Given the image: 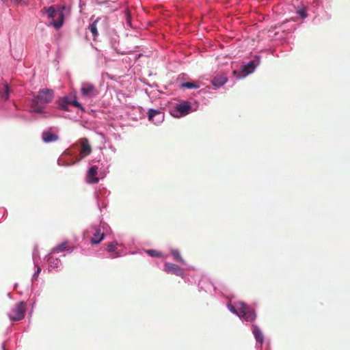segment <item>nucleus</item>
I'll return each instance as SVG.
<instances>
[{"label":"nucleus","mask_w":350,"mask_h":350,"mask_svg":"<svg viewBox=\"0 0 350 350\" xmlns=\"http://www.w3.org/2000/svg\"><path fill=\"white\" fill-rule=\"evenodd\" d=\"M172 254L176 260L179 261L183 264L185 263L184 260L182 258L178 250H173L172 252Z\"/></svg>","instance_id":"22"},{"label":"nucleus","mask_w":350,"mask_h":350,"mask_svg":"<svg viewBox=\"0 0 350 350\" xmlns=\"http://www.w3.org/2000/svg\"><path fill=\"white\" fill-rule=\"evenodd\" d=\"M42 13L47 14L49 18H53L56 14V10L53 6L44 7L41 10Z\"/></svg>","instance_id":"18"},{"label":"nucleus","mask_w":350,"mask_h":350,"mask_svg":"<svg viewBox=\"0 0 350 350\" xmlns=\"http://www.w3.org/2000/svg\"><path fill=\"white\" fill-rule=\"evenodd\" d=\"M98 167L97 166L91 167L87 174V181L91 184H95L98 182V178L96 176L98 174Z\"/></svg>","instance_id":"7"},{"label":"nucleus","mask_w":350,"mask_h":350,"mask_svg":"<svg viewBox=\"0 0 350 350\" xmlns=\"http://www.w3.org/2000/svg\"><path fill=\"white\" fill-rule=\"evenodd\" d=\"M181 87L187 89H197L200 88L198 82H185L181 84Z\"/></svg>","instance_id":"19"},{"label":"nucleus","mask_w":350,"mask_h":350,"mask_svg":"<svg viewBox=\"0 0 350 350\" xmlns=\"http://www.w3.org/2000/svg\"><path fill=\"white\" fill-rule=\"evenodd\" d=\"M148 120L152 122H154V118L157 116H159L161 120L163 119V116L161 111L159 109H150L148 110Z\"/></svg>","instance_id":"14"},{"label":"nucleus","mask_w":350,"mask_h":350,"mask_svg":"<svg viewBox=\"0 0 350 350\" xmlns=\"http://www.w3.org/2000/svg\"><path fill=\"white\" fill-rule=\"evenodd\" d=\"M81 95L83 97L94 98L98 95L99 91L95 85L90 82H83L81 88Z\"/></svg>","instance_id":"5"},{"label":"nucleus","mask_w":350,"mask_h":350,"mask_svg":"<svg viewBox=\"0 0 350 350\" xmlns=\"http://www.w3.org/2000/svg\"><path fill=\"white\" fill-rule=\"evenodd\" d=\"M297 14L303 18L307 16L306 12L304 9H300L297 11Z\"/></svg>","instance_id":"26"},{"label":"nucleus","mask_w":350,"mask_h":350,"mask_svg":"<svg viewBox=\"0 0 350 350\" xmlns=\"http://www.w3.org/2000/svg\"><path fill=\"white\" fill-rule=\"evenodd\" d=\"M99 21L100 20L98 18L93 23H90L88 27V29H90V31H91L94 36V40H95L96 37H97L98 35L97 25Z\"/></svg>","instance_id":"15"},{"label":"nucleus","mask_w":350,"mask_h":350,"mask_svg":"<svg viewBox=\"0 0 350 350\" xmlns=\"http://www.w3.org/2000/svg\"><path fill=\"white\" fill-rule=\"evenodd\" d=\"M53 98V91L50 89L44 88L39 91L36 100H33L31 108L34 112L42 113L43 108L38 105V103L46 104Z\"/></svg>","instance_id":"1"},{"label":"nucleus","mask_w":350,"mask_h":350,"mask_svg":"<svg viewBox=\"0 0 350 350\" xmlns=\"http://www.w3.org/2000/svg\"><path fill=\"white\" fill-rule=\"evenodd\" d=\"M103 232H101L100 226H91L87 232L92 235L90 239V243L92 245H96L100 243L105 238V224L102 226Z\"/></svg>","instance_id":"3"},{"label":"nucleus","mask_w":350,"mask_h":350,"mask_svg":"<svg viewBox=\"0 0 350 350\" xmlns=\"http://www.w3.org/2000/svg\"><path fill=\"white\" fill-rule=\"evenodd\" d=\"M227 77L224 75H219L215 77L212 80V84L215 87H221L227 82Z\"/></svg>","instance_id":"12"},{"label":"nucleus","mask_w":350,"mask_h":350,"mask_svg":"<svg viewBox=\"0 0 350 350\" xmlns=\"http://www.w3.org/2000/svg\"><path fill=\"white\" fill-rule=\"evenodd\" d=\"M70 105L75 106V107H77L78 108H80V109H83L82 107H81V105L76 100H72V102H70Z\"/></svg>","instance_id":"27"},{"label":"nucleus","mask_w":350,"mask_h":350,"mask_svg":"<svg viewBox=\"0 0 350 350\" xmlns=\"http://www.w3.org/2000/svg\"><path fill=\"white\" fill-rule=\"evenodd\" d=\"M164 270L168 273L179 276L183 275V270L178 265L172 263L166 262L164 266Z\"/></svg>","instance_id":"8"},{"label":"nucleus","mask_w":350,"mask_h":350,"mask_svg":"<svg viewBox=\"0 0 350 350\" xmlns=\"http://www.w3.org/2000/svg\"><path fill=\"white\" fill-rule=\"evenodd\" d=\"M70 102H72V100H70L68 97L65 96L62 98V100H60L59 106L62 109L67 110L68 105H70Z\"/></svg>","instance_id":"21"},{"label":"nucleus","mask_w":350,"mask_h":350,"mask_svg":"<svg viewBox=\"0 0 350 350\" xmlns=\"http://www.w3.org/2000/svg\"><path fill=\"white\" fill-rule=\"evenodd\" d=\"M68 241H64L60 243L59 245L55 246L53 248V253H59L64 251L68 250Z\"/></svg>","instance_id":"16"},{"label":"nucleus","mask_w":350,"mask_h":350,"mask_svg":"<svg viewBox=\"0 0 350 350\" xmlns=\"http://www.w3.org/2000/svg\"><path fill=\"white\" fill-rule=\"evenodd\" d=\"M81 148L79 150V157H77L76 161L72 163L75 164L79 162L82 159L90 155L92 152V147L89 143V140L87 138H82L80 140Z\"/></svg>","instance_id":"6"},{"label":"nucleus","mask_w":350,"mask_h":350,"mask_svg":"<svg viewBox=\"0 0 350 350\" xmlns=\"http://www.w3.org/2000/svg\"><path fill=\"white\" fill-rule=\"evenodd\" d=\"M191 108V105L187 102H185L183 103L177 105L175 107V109L180 116H185L189 113Z\"/></svg>","instance_id":"9"},{"label":"nucleus","mask_w":350,"mask_h":350,"mask_svg":"<svg viewBox=\"0 0 350 350\" xmlns=\"http://www.w3.org/2000/svg\"><path fill=\"white\" fill-rule=\"evenodd\" d=\"M252 332H253V334L255 336L256 341L260 342V344H262L263 342L264 338H263V335H262L261 331L259 329V328L257 326H254Z\"/></svg>","instance_id":"17"},{"label":"nucleus","mask_w":350,"mask_h":350,"mask_svg":"<svg viewBox=\"0 0 350 350\" xmlns=\"http://www.w3.org/2000/svg\"><path fill=\"white\" fill-rule=\"evenodd\" d=\"M2 350H5V346L4 344L2 345Z\"/></svg>","instance_id":"29"},{"label":"nucleus","mask_w":350,"mask_h":350,"mask_svg":"<svg viewBox=\"0 0 350 350\" xmlns=\"http://www.w3.org/2000/svg\"><path fill=\"white\" fill-rule=\"evenodd\" d=\"M42 139L45 143H51L57 141L59 137L49 131H46L42 133Z\"/></svg>","instance_id":"11"},{"label":"nucleus","mask_w":350,"mask_h":350,"mask_svg":"<svg viewBox=\"0 0 350 350\" xmlns=\"http://www.w3.org/2000/svg\"><path fill=\"white\" fill-rule=\"evenodd\" d=\"M64 9V6L61 7V8L58 10V19L51 22V25L57 29L61 28L64 24V14L63 11Z\"/></svg>","instance_id":"10"},{"label":"nucleus","mask_w":350,"mask_h":350,"mask_svg":"<svg viewBox=\"0 0 350 350\" xmlns=\"http://www.w3.org/2000/svg\"><path fill=\"white\" fill-rule=\"evenodd\" d=\"M117 256H118V255H117L116 254H112V257H113V258H116V257H117Z\"/></svg>","instance_id":"30"},{"label":"nucleus","mask_w":350,"mask_h":350,"mask_svg":"<svg viewBox=\"0 0 350 350\" xmlns=\"http://www.w3.org/2000/svg\"><path fill=\"white\" fill-rule=\"evenodd\" d=\"M26 310V304L24 301L18 302L14 308H13L8 314L11 321H17L25 317Z\"/></svg>","instance_id":"4"},{"label":"nucleus","mask_w":350,"mask_h":350,"mask_svg":"<svg viewBox=\"0 0 350 350\" xmlns=\"http://www.w3.org/2000/svg\"><path fill=\"white\" fill-rule=\"evenodd\" d=\"M237 308H238L237 306ZM228 308L230 309V310L236 314L237 315H238L239 317H241V313H240V310H239L238 308H236L234 306L232 305H228Z\"/></svg>","instance_id":"25"},{"label":"nucleus","mask_w":350,"mask_h":350,"mask_svg":"<svg viewBox=\"0 0 350 350\" xmlns=\"http://www.w3.org/2000/svg\"><path fill=\"white\" fill-rule=\"evenodd\" d=\"M255 67L256 65L254 64V62H250L247 65L243 66V71L245 72L246 74H249L253 72Z\"/></svg>","instance_id":"20"},{"label":"nucleus","mask_w":350,"mask_h":350,"mask_svg":"<svg viewBox=\"0 0 350 350\" xmlns=\"http://www.w3.org/2000/svg\"><path fill=\"white\" fill-rule=\"evenodd\" d=\"M40 271H41V268L40 267H37V270H36V273L33 275V278L35 279L37 278V277L38 276V274L40 273Z\"/></svg>","instance_id":"28"},{"label":"nucleus","mask_w":350,"mask_h":350,"mask_svg":"<svg viewBox=\"0 0 350 350\" xmlns=\"http://www.w3.org/2000/svg\"><path fill=\"white\" fill-rule=\"evenodd\" d=\"M147 253L150 256H152V257H161V252H158L157 250H150L147 251Z\"/></svg>","instance_id":"24"},{"label":"nucleus","mask_w":350,"mask_h":350,"mask_svg":"<svg viewBox=\"0 0 350 350\" xmlns=\"http://www.w3.org/2000/svg\"><path fill=\"white\" fill-rule=\"evenodd\" d=\"M237 306L239 310H240V318L248 322H253L256 319V314L254 309L252 307L242 301L237 303Z\"/></svg>","instance_id":"2"},{"label":"nucleus","mask_w":350,"mask_h":350,"mask_svg":"<svg viewBox=\"0 0 350 350\" xmlns=\"http://www.w3.org/2000/svg\"><path fill=\"white\" fill-rule=\"evenodd\" d=\"M10 93V88L7 83L3 84L2 89L0 90V97L1 98L7 100L9 98V94Z\"/></svg>","instance_id":"13"},{"label":"nucleus","mask_w":350,"mask_h":350,"mask_svg":"<svg viewBox=\"0 0 350 350\" xmlns=\"http://www.w3.org/2000/svg\"><path fill=\"white\" fill-rule=\"evenodd\" d=\"M117 246V243L115 242H110L107 244V250L109 252H115Z\"/></svg>","instance_id":"23"}]
</instances>
